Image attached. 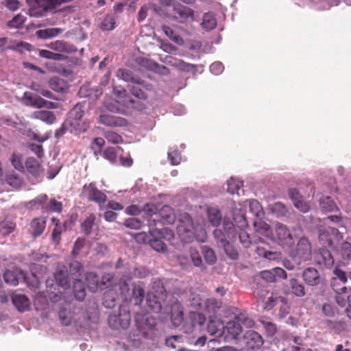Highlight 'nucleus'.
<instances>
[{"label": "nucleus", "mask_w": 351, "mask_h": 351, "mask_svg": "<svg viewBox=\"0 0 351 351\" xmlns=\"http://www.w3.org/2000/svg\"><path fill=\"white\" fill-rule=\"evenodd\" d=\"M279 302L285 303V298L281 296L271 295L266 301L264 308L266 310H271Z\"/></svg>", "instance_id": "42"}, {"label": "nucleus", "mask_w": 351, "mask_h": 351, "mask_svg": "<svg viewBox=\"0 0 351 351\" xmlns=\"http://www.w3.org/2000/svg\"><path fill=\"white\" fill-rule=\"evenodd\" d=\"M131 316L128 309L121 307L119 314H111L108 318L109 325L114 329L126 328L129 326Z\"/></svg>", "instance_id": "8"}, {"label": "nucleus", "mask_w": 351, "mask_h": 351, "mask_svg": "<svg viewBox=\"0 0 351 351\" xmlns=\"http://www.w3.org/2000/svg\"><path fill=\"white\" fill-rule=\"evenodd\" d=\"M25 167L28 171L32 174L38 173L40 168L38 161L33 158H29L26 160Z\"/></svg>", "instance_id": "44"}, {"label": "nucleus", "mask_w": 351, "mask_h": 351, "mask_svg": "<svg viewBox=\"0 0 351 351\" xmlns=\"http://www.w3.org/2000/svg\"><path fill=\"white\" fill-rule=\"evenodd\" d=\"M105 143V141L102 138H96L92 145L95 156H97L101 150L102 147Z\"/></svg>", "instance_id": "62"}, {"label": "nucleus", "mask_w": 351, "mask_h": 351, "mask_svg": "<svg viewBox=\"0 0 351 351\" xmlns=\"http://www.w3.org/2000/svg\"><path fill=\"white\" fill-rule=\"evenodd\" d=\"M99 123L110 127H121L127 125V121L125 119L108 113L99 114Z\"/></svg>", "instance_id": "15"}, {"label": "nucleus", "mask_w": 351, "mask_h": 351, "mask_svg": "<svg viewBox=\"0 0 351 351\" xmlns=\"http://www.w3.org/2000/svg\"><path fill=\"white\" fill-rule=\"evenodd\" d=\"M3 278L5 282L10 285L15 286L19 284V278L12 271H6L4 274Z\"/></svg>", "instance_id": "45"}, {"label": "nucleus", "mask_w": 351, "mask_h": 351, "mask_svg": "<svg viewBox=\"0 0 351 351\" xmlns=\"http://www.w3.org/2000/svg\"><path fill=\"white\" fill-rule=\"evenodd\" d=\"M150 233L153 237L161 236L167 240H171L173 237L172 230L167 228H164L161 230L155 229L150 230Z\"/></svg>", "instance_id": "41"}, {"label": "nucleus", "mask_w": 351, "mask_h": 351, "mask_svg": "<svg viewBox=\"0 0 351 351\" xmlns=\"http://www.w3.org/2000/svg\"><path fill=\"white\" fill-rule=\"evenodd\" d=\"M14 229V225L10 221H3L0 223V233L2 235H7L11 233Z\"/></svg>", "instance_id": "51"}, {"label": "nucleus", "mask_w": 351, "mask_h": 351, "mask_svg": "<svg viewBox=\"0 0 351 351\" xmlns=\"http://www.w3.org/2000/svg\"><path fill=\"white\" fill-rule=\"evenodd\" d=\"M168 158L173 165H178L181 160L180 154L177 150L169 152Z\"/></svg>", "instance_id": "61"}, {"label": "nucleus", "mask_w": 351, "mask_h": 351, "mask_svg": "<svg viewBox=\"0 0 351 351\" xmlns=\"http://www.w3.org/2000/svg\"><path fill=\"white\" fill-rule=\"evenodd\" d=\"M95 216L93 215H90L82 223V230L85 234H88L90 232L91 228L95 222Z\"/></svg>", "instance_id": "46"}, {"label": "nucleus", "mask_w": 351, "mask_h": 351, "mask_svg": "<svg viewBox=\"0 0 351 351\" xmlns=\"http://www.w3.org/2000/svg\"><path fill=\"white\" fill-rule=\"evenodd\" d=\"M254 227L257 233L269 239L273 238V230L271 229L269 225L263 221V219L254 220Z\"/></svg>", "instance_id": "19"}, {"label": "nucleus", "mask_w": 351, "mask_h": 351, "mask_svg": "<svg viewBox=\"0 0 351 351\" xmlns=\"http://www.w3.org/2000/svg\"><path fill=\"white\" fill-rule=\"evenodd\" d=\"M202 253L207 263H208L209 264H213L215 263L216 258L215 253L212 249L206 246H204L202 247Z\"/></svg>", "instance_id": "49"}, {"label": "nucleus", "mask_w": 351, "mask_h": 351, "mask_svg": "<svg viewBox=\"0 0 351 351\" xmlns=\"http://www.w3.org/2000/svg\"><path fill=\"white\" fill-rule=\"evenodd\" d=\"M86 280L88 289L93 292L96 291L99 287V277L95 274L89 272L86 275Z\"/></svg>", "instance_id": "36"}, {"label": "nucleus", "mask_w": 351, "mask_h": 351, "mask_svg": "<svg viewBox=\"0 0 351 351\" xmlns=\"http://www.w3.org/2000/svg\"><path fill=\"white\" fill-rule=\"evenodd\" d=\"M269 210L277 217L285 216L288 210L286 206L281 202H276L269 206Z\"/></svg>", "instance_id": "35"}, {"label": "nucleus", "mask_w": 351, "mask_h": 351, "mask_svg": "<svg viewBox=\"0 0 351 351\" xmlns=\"http://www.w3.org/2000/svg\"><path fill=\"white\" fill-rule=\"evenodd\" d=\"M75 297L78 300H83L86 296L84 283L81 280H76L73 285Z\"/></svg>", "instance_id": "37"}, {"label": "nucleus", "mask_w": 351, "mask_h": 351, "mask_svg": "<svg viewBox=\"0 0 351 351\" xmlns=\"http://www.w3.org/2000/svg\"><path fill=\"white\" fill-rule=\"evenodd\" d=\"M336 277L332 278V282L334 280H337L336 285L340 287L341 286H345V283L347 282V276L346 273L340 269L336 267L333 271Z\"/></svg>", "instance_id": "39"}, {"label": "nucleus", "mask_w": 351, "mask_h": 351, "mask_svg": "<svg viewBox=\"0 0 351 351\" xmlns=\"http://www.w3.org/2000/svg\"><path fill=\"white\" fill-rule=\"evenodd\" d=\"M131 295L135 300V303L138 304L143 300L145 291L141 287L135 286L132 289V294Z\"/></svg>", "instance_id": "47"}, {"label": "nucleus", "mask_w": 351, "mask_h": 351, "mask_svg": "<svg viewBox=\"0 0 351 351\" xmlns=\"http://www.w3.org/2000/svg\"><path fill=\"white\" fill-rule=\"evenodd\" d=\"M289 253L291 256L299 257L302 261L308 260L311 256V245L306 238H301L296 249L291 250Z\"/></svg>", "instance_id": "10"}, {"label": "nucleus", "mask_w": 351, "mask_h": 351, "mask_svg": "<svg viewBox=\"0 0 351 351\" xmlns=\"http://www.w3.org/2000/svg\"><path fill=\"white\" fill-rule=\"evenodd\" d=\"M166 62L181 71H189L193 67V64L186 63L182 60L177 59L171 56L166 57Z\"/></svg>", "instance_id": "24"}, {"label": "nucleus", "mask_w": 351, "mask_h": 351, "mask_svg": "<svg viewBox=\"0 0 351 351\" xmlns=\"http://www.w3.org/2000/svg\"><path fill=\"white\" fill-rule=\"evenodd\" d=\"M59 317L62 324L68 326L71 323L72 315L70 311H66V310L60 311Z\"/></svg>", "instance_id": "53"}, {"label": "nucleus", "mask_w": 351, "mask_h": 351, "mask_svg": "<svg viewBox=\"0 0 351 351\" xmlns=\"http://www.w3.org/2000/svg\"><path fill=\"white\" fill-rule=\"evenodd\" d=\"M62 32V29L60 28H49L45 29H40L36 32V35L40 38H49L58 36L59 34Z\"/></svg>", "instance_id": "31"}, {"label": "nucleus", "mask_w": 351, "mask_h": 351, "mask_svg": "<svg viewBox=\"0 0 351 351\" xmlns=\"http://www.w3.org/2000/svg\"><path fill=\"white\" fill-rule=\"evenodd\" d=\"M190 256L191 261L195 266L199 267L202 265V261L199 252L193 248L190 250Z\"/></svg>", "instance_id": "59"}, {"label": "nucleus", "mask_w": 351, "mask_h": 351, "mask_svg": "<svg viewBox=\"0 0 351 351\" xmlns=\"http://www.w3.org/2000/svg\"><path fill=\"white\" fill-rule=\"evenodd\" d=\"M249 206L250 211L256 218V219H263L265 217V212L263 206L256 199H250L238 205H235L232 210V216L236 226L240 229H245L247 227L248 223L245 217V212L243 210Z\"/></svg>", "instance_id": "3"}, {"label": "nucleus", "mask_w": 351, "mask_h": 351, "mask_svg": "<svg viewBox=\"0 0 351 351\" xmlns=\"http://www.w3.org/2000/svg\"><path fill=\"white\" fill-rule=\"evenodd\" d=\"M151 247L156 251L163 252L166 251L165 244L160 239H153L150 241Z\"/></svg>", "instance_id": "54"}, {"label": "nucleus", "mask_w": 351, "mask_h": 351, "mask_svg": "<svg viewBox=\"0 0 351 351\" xmlns=\"http://www.w3.org/2000/svg\"><path fill=\"white\" fill-rule=\"evenodd\" d=\"M163 223H173L176 220V214L171 207L164 206L159 213Z\"/></svg>", "instance_id": "27"}, {"label": "nucleus", "mask_w": 351, "mask_h": 351, "mask_svg": "<svg viewBox=\"0 0 351 351\" xmlns=\"http://www.w3.org/2000/svg\"><path fill=\"white\" fill-rule=\"evenodd\" d=\"M217 25V21L215 16L211 13L205 14L203 16L202 26L207 30L214 29Z\"/></svg>", "instance_id": "33"}, {"label": "nucleus", "mask_w": 351, "mask_h": 351, "mask_svg": "<svg viewBox=\"0 0 351 351\" xmlns=\"http://www.w3.org/2000/svg\"><path fill=\"white\" fill-rule=\"evenodd\" d=\"M224 325L220 319L210 320L208 324V332L217 337L223 335Z\"/></svg>", "instance_id": "25"}, {"label": "nucleus", "mask_w": 351, "mask_h": 351, "mask_svg": "<svg viewBox=\"0 0 351 351\" xmlns=\"http://www.w3.org/2000/svg\"><path fill=\"white\" fill-rule=\"evenodd\" d=\"M261 278L268 282H273L276 280L274 269L272 270H265L261 272Z\"/></svg>", "instance_id": "64"}, {"label": "nucleus", "mask_w": 351, "mask_h": 351, "mask_svg": "<svg viewBox=\"0 0 351 351\" xmlns=\"http://www.w3.org/2000/svg\"><path fill=\"white\" fill-rule=\"evenodd\" d=\"M105 138L110 143L118 144L122 142V138L117 133L112 131H108L105 134Z\"/></svg>", "instance_id": "52"}, {"label": "nucleus", "mask_w": 351, "mask_h": 351, "mask_svg": "<svg viewBox=\"0 0 351 351\" xmlns=\"http://www.w3.org/2000/svg\"><path fill=\"white\" fill-rule=\"evenodd\" d=\"M21 101L23 104L27 106H32L35 108H42L44 106L54 108L53 103L47 101L43 98L34 96L29 92H25L21 97Z\"/></svg>", "instance_id": "11"}, {"label": "nucleus", "mask_w": 351, "mask_h": 351, "mask_svg": "<svg viewBox=\"0 0 351 351\" xmlns=\"http://www.w3.org/2000/svg\"><path fill=\"white\" fill-rule=\"evenodd\" d=\"M114 19L112 16H106L101 23V27L104 30H112L114 28Z\"/></svg>", "instance_id": "55"}, {"label": "nucleus", "mask_w": 351, "mask_h": 351, "mask_svg": "<svg viewBox=\"0 0 351 351\" xmlns=\"http://www.w3.org/2000/svg\"><path fill=\"white\" fill-rule=\"evenodd\" d=\"M290 286L292 293L297 297H303L305 295L304 287L298 280L291 278L290 280Z\"/></svg>", "instance_id": "32"}, {"label": "nucleus", "mask_w": 351, "mask_h": 351, "mask_svg": "<svg viewBox=\"0 0 351 351\" xmlns=\"http://www.w3.org/2000/svg\"><path fill=\"white\" fill-rule=\"evenodd\" d=\"M337 280H334L332 282H331V286L333 290L336 292V302L340 306H344L346 304V302H348V304L351 303V296H348L346 295L347 288L346 286H341L339 287L336 285Z\"/></svg>", "instance_id": "16"}, {"label": "nucleus", "mask_w": 351, "mask_h": 351, "mask_svg": "<svg viewBox=\"0 0 351 351\" xmlns=\"http://www.w3.org/2000/svg\"><path fill=\"white\" fill-rule=\"evenodd\" d=\"M125 94V90L123 88L121 89H114V95L116 97L117 103L121 104L123 105L126 104V100L123 98Z\"/></svg>", "instance_id": "63"}, {"label": "nucleus", "mask_w": 351, "mask_h": 351, "mask_svg": "<svg viewBox=\"0 0 351 351\" xmlns=\"http://www.w3.org/2000/svg\"><path fill=\"white\" fill-rule=\"evenodd\" d=\"M302 278L304 282L311 286H315L320 282V276L314 268H308L303 271Z\"/></svg>", "instance_id": "18"}, {"label": "nucleus", "mask_w": 351, "mask_h": 351, "mask_svg": "<svg viewBox=\"0 0 351 351\" xmlns=\"http://www.w3.org/2000/svg\"><path fill=\"white\" fill-rule=\"evenodd\" d=\"M273 238L271 241L278 242L287 249H291L295 243V238L291 235L287 227L282 223H276L274 226Z\"/></svg>", "instance_id": "7"}, {"label": "nucleus", "mask_w": 351, "mask_h": 351, "mask_svg": "<svg viewBox=\"0 0 351 351\" xmlns=\"http://www.w3.org/2000/svg\"><path fill=\"white\" fill-rule=\"evenodd\" d=\"M289 195L291 199L294 206L302 213H307L311 209L310 204L305 201L295 189H291L289 192Z\"/></svg>", "instance_id": "14"}, {"label": "nucleus", "mask_w": 351, "mask_h": 351, "mask_svg": "<svg viewBox=\"0 0 351 351\" xmlns=\"http://www.w3.org/2000/svg\"><path fill=\"white\" fill-rule=\"evenodd\" d=\"M228 191L231 194H239V191L243 186V182L239 178H230L227 181Z\"/></svg>", "instance_id": "30"}, {"label": "nucleus", "mask_w": 351, "mask_h": 351, "mask_svg": "<svg viewBox=\"0 0 351 351\" xmlns=\"http://www.w3.org/2000/svg\"><path fill=\"white\" fill-rule=\"evenodd\" d=\"M49 47L51 49L58 52L69 53L71 51L70 47L66 43L60 40H56L50 43Z\"/></svg>", "instance_id": "40"}, {"label": "nucleus", "mask_w": 351, "mask_h": 351, "mask_svg": "<svg viewBox=\"0 0 351 351\" xmlns=\"http://www.w3.org/2000/svg\"><path fill=\"white\" fill-rule=\"evenodd\" d=\"M162 29L165 34L174 43L179 45L184 44L183 39L180 36L177 35L170 27L164 25Z\"/></svg>", "instance_id": "38"}, {"label": "nucleus", "mask_w": 351, "mask_h": 351, "mask_svg": "<svg viewBox=\"0 0 351 351\" xmlns=\"http://www.w3.org/2000/svg\"><path fill=\"white\" fill-rule=\"evenodd\" d=\"M54 278L56 285L59 287H64L68 282V274L66 267L64 265H59L54 274Z\"/></svg>", "instance_id": "23"}, {"label": "nucleus", "mask_w": 351, "mask_h": 351, "mask_svg": "<svg viewBox=\"0 0 351 351\" xmlns=\"http://www.w3.org/2000/svg\"><path fill=\"white\" fill-rule=\"evenodd\" d=\"M320 206L325 212H333L338 210L335 203L328 196L320 199Z\"/></svg>", "instance_id": "34"}, {"label": "nucleus", "mask_w": 351, "mask_h": 351, "mask_svg": "<svg viewBox=\"0 0 351 351\" xmlns=\"http://www.w3.org/2000/svg\"><path fill=\"white\" fill-rule=\"evenodd\" d=\"M315 260L320 265L330 267L334 263V258L330 251L326 249L320 250L319 252L316 254Z\"/></svg>", "instance_id": "21"}, {"label": "nucleus", "mask_w": 351, "mask_h": 351, "mask_svg": "<svg viewBox=\"0 0 351 351\" xmlns=\"http://www.w3.org/2000/svg\"><path fill=\"white\" fill-rule=\"evenodd\" d=\"M207 217L208 221L213 226H217L221 223V214L217 208L208 207L207 208Z\"/></svg>", "instance_id": "26"}, {"label": "nucleus", "mask_w": 351, "mask_h": 351, "mask_svg": "<svg viewBox=\"0 0 351 351\" xmlns=\"http://www.w3.org/2000/svg\"><path fill=\"white\" fill-rule=\"evenodd\" d=\"M12 166L19 171H23L25 166L23 165V156L20 154H13L10 159Z\"/></svg>", "instance_id": "43"}, {"label": "nucleus", "mask_w": 351, "mask_h": 351, "mask_svg": "<svg viewBox=\"0 0 351 351\" xmlns=\"http://www.w3.org/2000/svg\"><path fill=\"white\" fill-rule=\"evenodd\" d=\"M237 319L238 320L239 323L241 324V325L243 327L245 328H252L253 327L254 322L251 319L247 317L245 314L241 313L237 317Z\"/></svg>", "instance_id": "48"}, {"label": "nucleus", "mask_w": 351, "mask_h": 351, "mask_svg": "<svg viewBox=\"0 0 351 351\" xmlns=\"http://www.w3.org/2000/svg\"><path fill=\"white\" fill-rule=\"evenodd\" d=\"M342 239V234L335 228L327 227L319 230V241L322 245L337 250L343 257H349L351 255L350 243L342 242L339 248H337Z\"/></svg>", "instance_id": "2"}, {"label": "nucleus", "mask_w": 351, "mask_h": 351, "mask_svg": "<svg viewBox=\"0 0 351 351\" xmlns=\"http://www.w3.org/2000/svg\"><path fill=\"white\" fill-rule=\"evenodd\" d=\"M12 303L14 306L21 312H24L29 309L30 302L24 295L14 294L12 296Z\"/></svg>", "instance_id": "20"}, {"label": "nucleus", "mask_w": 351, "mask_h": 351, "mask_svg": "<svg viewBox=\"0 0 351 351\" xmlns=\"http://www.w3.org/2000/svg\"><path fill=\"white\" fill-rule=\"evenodd\" d=\"M82 195L89 201L101 204L107 200V196L99 190L93 182L86 184L83 186Z\"/></svg>", "instance_id": "9"}, {"label": "nucleus", "mask_w": 351, "mask_h": 351, "mask_svg": "<svg viewBox=\"0 0 351 351\" xmlns=\"http://www.w3.org/2000/svg\"><path fill=\"white\" fill-rule=\"evenodd\" d=\"M119 289L121 294L124 297L125 300H128L131 297L128 284L125 280L120 282Z\"/></svg>", "instance_id": "60"}, {"label": "nucleus", "mask_w": 351, "mask_h": 351, "mask_svg": "<svg viewBox=\"0 0 351 351\" xmlns=\"http://www.w3.org/2000/svg\"><path fill=\"white\" fill-rule=\"evenodd\" d=\"M84 115L81 105H76L69 112L68 121L71 127L77 130H84L82 118Z\"/></svg>", "instance_id": "12"}, {"label": "nucleus", "mask_w": 351, "mask_h": 351, "mask_svg": "<svg viewBox=\"0 0 351 351\" xmlns=\"http://www.w3.org/2000/svg\"><path fill=\"white\" fill-rule=\"evenodd\" d=\"M241 332L242 326L239 323L237 319L228 322L227 324L224 326L223 335L227 341L239 338Z\"/></svg>", "instance_id": "13"}, {"label": "nucleus", "mask_w": 351, "mask_h": 351, "mask_svg": "<svg viewBox=\"0 0 351 351\" xmlns=\"http://www.w3.org/2000/svg\"><path fill=\"white\" fill-rule=\"evenodd\" d=\"M32 118L40 120L47 124H52L56 121V116L53 112L49 110L36 111L31 115Z\"/></svg>", "instance_id": "22"}, {"label": "nucleus", "mask_w": 351, "mask_h": 351, "mask_svg": "<svg viewBox=\"0 0 351 351\" xmlns=\"http://www.w3.org/2000/svg\"><path fill=\"white\" fill-rule=\"evenodd\" d=\"M205 226L204 221L193 220L188 213H182L178 221L177 234L185 243H191L195 239L199 242H205L207 238Z\"/></svg>", "instance_id": "1"}, {"label": "nucleus", "mask_w": 351, "mask_h": 351, "mask_svg": "<svg viewBox=\"0 0 351 351\" xmlns=\"http://www.w3.org/2000/svg\"><path fill=\"white\" fill-rule=\"evenodd\" d=\"M71 0H27L29 7V14L34 17H41L45 13L61 5L63 3L69 2Z\"/></svg>", "instance_id": "5"}, {"label": "nucleus", "mask_w": 351, "mask_h": 351, "mask_svg": "<svg viewBox=\"0 0 351 351\" xmlns=\"http://www.w3.org/2000/svg\"><path fill=\"white\" fill-rule=\"evenodd\" d=\"M5 182L14 189H19L23 184V180L14 172H11L6 176Z\"/></svg>", "instance_id": "29"}, {"label": "nucleus", "mask_w": 351, "mask_h": 351, "mask_svg": "<svg viewBox=\"0 0 351 351\" xmlns=\"http://www.w3.org/2000/svg\"><path fill=\"white\" fill-rule=\"evenodd\" d=\"M214 236L219 245L224 249L226 254L232 259L238 258L237 250L230 244L236 237L234 225L230 221L224 220L222 229L214 230Z\"/></svg>", "instance_id": "4"}, {"label": "nucleus", "mask_w": 351, "mask_h": 351, "mask_svg": "<svg viewBox=\"0 0 351 351\" xmlns=\"http://www.w3.org/2000/svg\"><path fill=\"white\" fill-rule=\"evenodd\" d=\"M117 77L126 82L134 80L132 73L123 69H120L117 71Z\"/></svg>", "instance_id": "58"}, {"label": "nucleus", "mask_w": 351, "mask_h": 351, "mask_svg": "<svg viewBox=\"0 0 351 351\" xmlns=\"http://www.w3.org/2000/svg\"><path fill=\"white\" fill-rule=\"evenodd\" d=\"M25 21V17L22 14H17L8 22V26L12 28H18L21 26Z\"/></svg>", "instance_id": "50"}, {"label": "nucleus", "mask_w": 351, "mask_h": 351, "mask_svg": "<svg viewBox=\"0 0 351 351\" xmlns=\"http://www.w3.org/2000/svg\"><path fill=\"white\" fill-rule=\"evenodd\" d=\"M322 312L326 316L334 317L337 313L338 311L332 304L326 303L322 306Z\"/></svg>", "instance_id": "56"}, {"label": "nucleus", "mask_w": 351, "mask_h": 351, "mask_svg": "<svg viewBox=\"0 0 351 351\" xmlns=\"http://www.w3.org/2000/svg\"><path fill=\"white\" fill-rule=\"evenodd\" d=\"M164 3L167 6L166 11L169 16L182 23L194 21V13L191 8L179 3H176L171 0H164Z\"/></svg>", "instance_id": "6"}, {"label": "nucleus", "mask_w": 351, "mask_h": 351, "mask_svg": "<svg viewBox=\"0 0 351 351\" xmlns=\"http://www.w3.org/2000/svg\"><path fill=\"white\" fill-rule=\"evenodd\" d=\"M31 228L34 237L40 235L45 228V221L42 218L34 219L31 222Z\"/></svg>", "instance_id": "28"}, {"label": "nucleus", "mask_w": 351, "mask_h": 351, "mask_svg": "<svg viewBox=\"0 0 351 351\" xmlns=\"http://www.w3.org/2000/svg\"><path fill=\"white\" fill-rule=\"evenodd\" d=\"M124 225L130 228L138 230L141 228V221L136 218H130L125 220Z\"/></svg>", "instance_id": "57"}, {"label": "nucleus", "mask_w": 351, "mask_h": 351, "mask_svg": "<svg viewBox=\"0 0 351 351\" xmlns=\"http://www.w3.org/2000/svg\"><path fill=\"white\" fill-rule=\"evenodd\" d=\"M245 343L249 348H259L263 343L262 337L254 330L247 332L244 335Z\"/></svg>", "instance_id": "17"}]
</instances>
